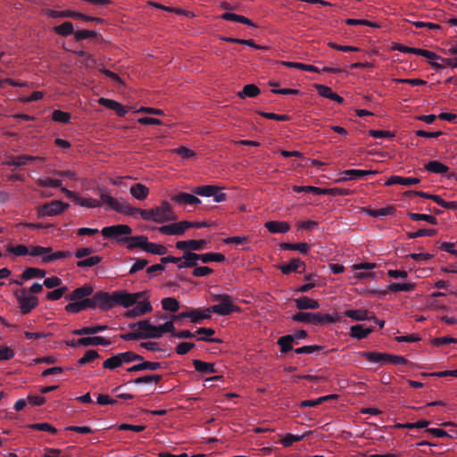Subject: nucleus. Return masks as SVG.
<instances>
[{
    "label": "nucleus",
    "instance_id": "1",
    "mask_svg": "<svg viewBox=\"0 0 457 457\" xmlns=\"http://www.w3.org/2000/svg\"><path fill=\"white\" fill-rule=\"evenodd\" d=\"M142 219L163 224L165 222L174 221L178 217L174 213L171 205L167 201H162L160 206L143 211Z\"/></svg>",
    "mask_w": 457,
    "mask_h": 457
},
{
    "label": "nucleus",
    "instance_id": "2",
    "mask_svg": "<svg viewBox=\"0 0 457 457\" xmlns=\"http://www.w3.org/2000/svg\"><path fill=\"white\" fill-rule=\"evenodd\" d=\"M296 322L311 323L313 325L330 324L338 321V319L328 313L296 312L292 316Z\"/></svg>",
    "mask_w": 457,
    "mask_h": 457
},
{
    "label": "nucleus",
    "instance_id": "3",
    "mask_svg": "<svg viewBox=\"0 0 457 457\" xmlns=\"http://www.w3.org/2000/svg\"><path fill=\"white\" fill-rule=\"evenodd\" d=\"M208 223L205 221H187L182 220L179 222H174L169 225H164L159 228V231L163 235H174L181 236L184 232L190 228H206Z\"/></svg>",
    "mask_w": 457,
    "mask_h": 457
},
{
    "label": "nucleus",
    "instance_id": "4",
    "mask_svg": "<svg viewBox=\"0 0 457 457\" xmlns=\"http://www.w3.org/2000/svg\"><path fill=\"white\" fill-rule=\"evenodd\" d=\"M101 233L104 237L115 240L118 244H125L127 238L132 233V228L126 224H118L104 227Z\"/></svg>",
    "mask_w": 457,
    "mask_h": 457
},
{
    "label": "nucleus",
    "instance_id": "5",
    "mask_svg": "<svg viewBox=\"0 0 457 457\" xmlns=\"http://www.w3.org/2000/svg\"><path fill=\"white\" fill-rule=\"evenodd\" d=\"M212 299L219 302L218 304L211 306V310L213 311V313H217L220 316H226L234 312L240 311L239 306L232 303V297L228 295H212Z\"/></svg>",
    "mask_w": 457,
    "mask_h": 457
},
{
    "label": "nucleus",
    "instance_id": "6",
    "mask_svg": "<svg viewBox=\"0 0 457 457\" xmlns=\"http://www.w3.org/2000/svg\"><path fill=\"white\" fill-rule=\"evenodd\" d=\"M52 251V247H44L40 245L31 246L30 255L42 257V262L44 263H50L55 260L67 258L71 255L70 251H56L54 253Z\"/></svg>",
    "mask_w": 457,
    "mask_h": 457
},
{
    "label": "nucleus",
    "instance_id": "7",
    "mask_svg": "<svg viewBox=\"0 0 457 457\" xmlns=\"http://www.w3.org/2000/svg\"><path fill=\"white\" fill-rule=\"evenodd\" d=\"M129 328L132 330H139L141 339L161 338V329L159 326L151 324L150 320L147 319L131 323L129 325Z\"/></svg>",
    "mask_w": 457,
    "mask_h": 457
},
{
    "label": "nucleus",
    "instance_id": "8",
    "mask_svg": "<svg viewBox=\"0 0 457 457\" xmlns=\"http://www.w3.org/2000/svg\"><path fill=\"white\" fill-rule=\"evenodd\" d=\"M15 297L22 314L29 313L38 305V299L36 296L29 294V291L26 288H22L16 292Z\"/></svg>",
    "mask_w": 457,
    "mask_h": 457
},
{
    "label": "nucleus",
    "instance_id": "9",
    "mask_svg": "<svg viewBox=\"0 0 457 457\" xmlns=\"http://www.w3.org/2000/svg\"><path fill=\"white\" fill-rule=\"evenodd\" d=\"M307 336H308V333L305 330L301 329L292 335H286V336L280 337L278 339L277 344L280 347V352L282 353H287L290 352L291 350H293L294 345H298L299 341L301 339H304L305 337H307Z\"/></svg>",
    "mask_w": 457,
    "mask_h": 457
},
{
    "label": "nucleus",
    "instance_id": "10",
    "mask_svg": "<svg viewBox=\"0 0 457 457\" xmlns=\"http://www.w3.org/2000/svg\"><path fill=\"white\" fill-rule=\"evenodd\" d=\"M145 295V292L137 293H128L124 290H119L114 292V306L120 305L124 308L133 306L141 299Z\"/></svg>",
    "mask_w": 457,
    "mask_h": 457
},
{
    "label": "nucleus",
    "instance_id": "11",
    "mask_svg": "<svg viewBox=\"0 0 457 457\" xmlns=\"http://www.w3.org/2000/svg\"><path fill=\"white\" fill-rule=\"evenodd\" d=\"M114 292H96L91 298L93 308L99 307L103 311H107L114 307Z\"/></svg>",
    "mask_w": 457,
    "mask_h": 457
},
{
    "label": "nucleus",
    "instance_id": "12",
    "mask_svg": "<svg viewBox=\"0 0 457 457\" xmlns=\"http://www.w3.org/2000/svg\"><path fill=\"white\" fill-rule=\"evenodd\" d=\"M139 363L129 367L127 371L129 373L138 372L142 370H157L162 368H167V364L159 361H145L142 356V360H137Z\"/></svg>",
    "mask_w": 457,
    "mask_h": 457
},
{
    "label": "nucleus",
    "instance_id": "13",
    "mask_svg": "<svg viewBox=\"0 0 457 457\" xmlns=\"http://www.w3.org/2000/svg\"><path fill=\"white\" fill-rule=\"evenodd\" d=\"M207 241L205 239H189V240H183V241H178L176 243V248L179 250H181L183 252L185 251H202L206 248Z\"/></svg>",
    "mask_w": 457,
    "mask_h": 457
},
{
    "label": "nucleus",
    "instance_id": "14",
    "mask_svg": "<svg viewBox=\"0 0 457 457\" xmlns=\"http://www.w3.org/2000/svg\"><path fill=\"white\" fill-rule=\"evenodd\" d=\"M34 161L44 162V158L40 156L21 154L18 156L9 157V159L4 162V164L7 166L21 167L29 165Z\"/></svg>",
    "mask_w": 457,
    "mask_h": 457
},
{
    "label": "nucleus",
    "instance_id": "15",
    "mask_svg": "<svg viewBox=\"0 0 457 457\" xmlns=\"http://www.w3.org/2000/svg\"><path fill=\"white\" fill-rule=\"evenodd\" d=\"M191 260H194L195 262L197 263L198 261L203 263H208L211 262H222L225 261V255L220 253H196L191 252L189 254Z\"/></svg>",
    "mask_w": 457,
    "mask_h": 457
},
{
    "label": "nucleus",
    "instance_id": "16",
    "mask_svg": "<svg viewBox=\"0 0 457 457\" xmlns=\"http://www.w3.org/2000/svg\"><path fill=\"white\" fill-rule=\"evenodd\" d=\"M69 204L62 203V201H52L43 205L40 212L43 216H54L62 213Z\"/></svg>",
    "mask_w": 457,
    "mask_h": 457
},
{
    "label": "nucleus",
    "instance_id": "17",
    "mask_svg": "<svg viewBox=\"0 0 457 457\" xmlns=\"http://www.w3.org/2000/svg\"><path fill=\"white\" fill-rule=\"evenodd\" d=\"M278 269L285 275H288L291 272L303 273L306 269V264L299 258H293L288 263L280 265Z\"/></svg>",
    "mask_w": 457,
    "mask_h": 457
},
{
    "label": "nucleus",
    "instance_id": "18",
    "mask_svg": "<svg viewBox=\"0 0 457 457\" xmlns=\"http://www.w3.org/2000/svg\"><path fill=\"white\" fill-rule=\"evenodd\" d=\"M99 190H100V199L103 204L107 205V209L113 210L120 213V212L122 211L121 207H122L123 202L120 203V202H119L118 199H116V198L111 196L109 194H107L105 187L99 188Z\"/></svg>",
    "mask_w": 457,
    "mask_h": 457
},
{
    "label": "nucleus",
    "instance_id": "19",
    "mask_svg": "<svg viewBox=\"0 0 457 457\" xmlns=\"http://www.w3.org/2000/svg\"><path fill=\"white\" fill-rule=\"evenodd\" d=\"M152 310H153V307H152L150 302H148V301L139 302L134 308L128 310L124 313V317L129 318V319L139 317L141 315H144L145 313L152 312Z\"/></svg>",
    "mask_w": 457,
    "mask_h": 457
},
{
    "label": "nucleus",
    "instance_id": "20",
    "mask_svg": "<svg viewBox=\"0 0 457 457\" xmlns=\"http://www.w3.org/2000/svg\"><path fill=\"white\" fill-rule=\"evenodd\" d=\"M376 170H345L343 171L344 178L340 179V181L353 180L359 179H364L368 175H375Z\"/></svg>",
    "mask_w": 457,
    "mask_h": 457
},
{
    "label": "nucleus",
    "instance_id": "21",
    "mask_svg": "<svg viewBox=\"0 0 457 457\" xmlns=\"http://www.w3.org/2000/svg\"><path fill=\"white\" fill-rule=\"evenodd\" d=\"M98 103L108 109L113 110L118 116L124 117L127 113L126 108L117 101L101 97Z\"/></svg>",
    "mask_w": 457,
    "mask_h": 457
},
{
    "label": "nucleus",
    "instance_id": "22",
    "mask_svg": "<svg viewBox=\"0 0 457 457\" xmlns=\"http://www.w3.org/2000/svg\"><path fill=\"white\" fill-rule=\"evenodd\" d=\"M148 237L145 235L140 236H131L128 237L126 241V247L129 250H133L135 248H140L141 250L145 251V247L146 246Z\"/></svg>",
    "mask_w": 457,
    "mask_h": 457
},
{
    "label": "nucleus",
    "instance_id": "23",
    "mask_svg": "<svg viewBox=\"0 0 457 457\" xmlns=\"http://www.w3.org/2000/svg\"><path fill=\"white\" fill-rule=\"evenodd\" d=\"M195 370L201 374H212L218 373V370L215 367L214 362H205L201 360L195 359L192 361Z\"/></svg>",
    "mask_w": 457,
    "mask_h": 457
},
{
    "label": "nucleus",
    "instance_id": "24",
    "mask_svg": "<svg viewBox=\"0 0 457 457\" xmlns=\"http://www.w3.org/2000/svg\"><path fill=\"white\" fill-rule=\"evenodd\" d=\"M91 298H85L79 302L70 303L65 306L66 312L79 313L87 308H93Z\"/></svg>",
    "mask_w": 457,
    "mask_h": 457
},
{
    "label": "nucleus",
    "instance_id": "25",
    "mask_svg": "<svg viewBox=\"0 0 457 457\" xmlns=\"http://www.w3.org/2000/svg\"><path fill=\"white\" fill-rule=\"evenodd\" d=\"M93 293V287L89 285H84L80 287L74 289L71 294L65 296L70 301L80 300Z\"/></svg>",
    "mask_w": 457,
    "mask_h": 457
},
{
    "label": "nucleus",
    "instance_id": "26",
    "mask_svg": "<svg viewBox=\"0 0 457 457\" xmlns=\"http://www.w3.org/2000/svg\"><path fill=\"white\" fill-rule=\"evenodd\" d=\"M265 228L269 230V232L272 234L277 233H287L290 229V225L287 221H277L270 220L265 223Z\"/></svg>",
    "mask_w": 457,
    "mask_h": 457
},
{
    "label": "nucleus",
    "instance_id": "27",
    "mask_svg": "<svg viewBox=\"0 0 457 457\" xmlns=\"http://www.w3.org/2000/svg\"><path fill=\"white\" fill-rule=\"evenodd\" d=\"M170 200L179 204H185L190 205H195L201 203V200L198 197L185 192H181L178 195H171Z\"/></svg>",
    "mask_w": 457,
    "mask_h": 457
},
{
    "label": "nucleus",
    "instance_id": "28",
    "mask_svg": "<svg viewBox=\"0 0 457 457\" xmlns=\"http://www.w3.org/2000/svg\"><path fill=\"white\" fill-rule=\"evenodd\" d=\"M420 179L418 178H405V177H400V176H391L388 178V179L386 181V186H392L395 184L403 185V186H412L420 183Z\"/></svg>",
    "mask_w": 457,
    "mask_h": 457
},
{
    "label": "nucleus",
    "instance_id": "29",
    "mask_svg": "<svg viewBox=\"0 0 457 457\" xmlns=\"http://www.w3.org/2000/svg\"><path fill=\"white\" fill-rule=\"evenodd\" d=\"M295 306L299 310H316L320 307L317 300L312 299L308 296H302L295 299Z\"/></svg>",
    "mask_w": 457,
    "mask_h": 457
},
{
    "label": "nucleus",
    "instance_id": "30",
    "mask_svg": "<svg viewBox=\"0 0 457 457\" xmlns=\"http://www.w3.org/2000/svg\"><path fill=\"white\" fill-rule=\"evenodd\" d=\"M371 332H373V328H365L362 324L353 325L350 328V336L358 340L366 338Z\"/></svg>",
    "mask_w": 457,
    "mask_h": 457
},
{
    "label": "nucleus",
    "instance_id": "31",
    "mask_svg": "<svg viewBox=\"0 0 457 457\" xmlns=\"http://www.w3.org/2000/svg\"><path fill=\"white\" fill-rule=\"evenodd\" d=\"M106 329H108V326L99 324L90 327H83L79 329H74L72 331V334L76 336L96 335L100 332L105 331Z\"/></svg>",
    "mask_w": 457,
    "mask_h": 457
},
{
    "label": "nucleus",
    "instance_id": "32",
    "mask_svg": "<svg viewBox=\"0 0 457 457\" xmlns=\"http://www.w3.org/2000/svg\"><path fill=\"white\" fill-rule=\"evenodd\" d=\"M129 193L134 198L142 201L147 197L149 188L144 184L137 183L130 187Z\"/></svg>",
    "mask_w": 457,
    "mask_h": 457
},
{
    "label": "nucleus",
    "instance_id": "33",
    "mask_svg": "<svg viewBox=\"0 0 457 457\" xmlns=\"http://www.w3.org/2000/svg\"><path fill=\"white\" fill-rule=\"evenodd\" d=\"M79 344H82L83 346L89 345H109L111 342L103 337H86L78 339Z\"/></svg>",
    "mask_w": 457,
    "mask_h": 457
},
{
    "label": "nucleus",
    "instance_id": "34",
    "mask_svg": "<svg viewBox=\"0 0 457 457\" xmlns=\"http://www.w3.org/2000/svg\"><path fill=\"white\" fill-rule=\"evenodd\" d=\"M220 18L225 21L240 22V23H243V24H245L247 26L253 27V28L257 27L250 19H248L243 15L236 14V13L229 12L222 13L220 15Z\"/></svg>",
    "mask_w": 457,
    "mask_h": 457
},
{
    "label": "nucleus",
    "instance_id": "35",
    "mask_svg": "<svg viewBox=\"0 0 457 457\" xmlns=\"http://www.w3.org/2000/svg\"><path fill=\"white\" fill-rule=\"evenodd\" d=\"M361 355L370 361L379 362L381 364L387 363L389 353L378 352H363Z\"/></svg>",
    "mask_w": 457,
    "mask_h": 457
},
{
    "label": "nucleus",
    "instance_id": "36",
    "mask_svg": "<svg viewBox=\"0 0 457 457\" xmlns=\"http://www.w3.org/2000/svg\"><path fill=\"white\" fill-rule=\"evenodd\" d=\"M46 14L50 18H78L80 16V12L71 10L55 11L47 9L46 10Z\"/></svg>",
    "mask_w": 457,
    "mask_h": 457
},
{
    "label": "nucleus",
    "instance_id": "37",
    "mask_svg": "<svg viewBox=\"0 0 457 457\" xmlns=\"http://www.w3.org/2000/svg\"><path fill=\"white\" fill-rule=\"evenodd\" d=\"M370 312L365 309L347 310L345 312V316L351 318L354 320H368Z\"/></svg>",
    "mask_w": 457,
    "mask_h": 457
},
{
    "label": "nucleus",
    "instance_id": "38",
    "mask_svg": "<svg viewBox=\"0 0 457 457\" xmlns=\"http://www.w3.org/2000/svg\"><path fill=\"white\" fill-rule=\"evenodd\" d=\"M426 170L435 174H445L448 172V166L438 161H430L425 165Z\"/></svg>",
    "mask_w": 457,
    "mask_h": 457
},
{
    "label": "nucleus",
    "instance_id": "39",
    "mask_svg": "<svg viewBox=\"0 0 457 457\" xmlns=\"http://www.w3.org/2000/svg\"><path fill=\"white\" fill-rule=\"evenodd\" d=\"M279 246L282 250L299 251L301 253H307L311 248V245L307 243H281Z\"/></svg>",
    "mask_w": 457,
    "mask_h": 457
},
{
    "label": "nucleus",
    "instance_id": "40",
    "mask_svg": "<svg viewBox=\"0 0 457 457\" xmlns=\"http://www.w3.org/2000/svg\"><path fill=\"white\" fill-rule=\"evenodd\" d=\"M310 434H311V431L306 432L303 435H293V434L287 433L280 440V443L283 445V446L289 447L294 443L303 440V438L308 436Z\"/></svg>",
    "mask_w": 457,
    "mask_h": 457
},
{
    "label": "nucleus",
    "instance_id": "41",
    "mask_svg": "<svg viewBox=\"0 0 457 457\" xmlns=\"http://www.w3.org/2000/svg\"><path fill=\"white\" fill-rule=\"evenodd\" d=\"M294 192L296 193H313L315 195H326L327 190L325 188H320L313 186H293L292 187Z\"/></svg>",
    "mask_w": 457,
    "mask_h": 457
},
{
    "label": "nucleus",
    "instance_id": "42",
    "mask_svg": "<svg viewBox=\"0 0 457 457\" xmlns=\"http://www.w3.org/2000/svg\"><path fill=\"white\" fill-rule=\"evenodd\" d=\"M46 276V270L38 268H27L21 275V278L23 280H29L34 278H44Z\"/></svg>",
    "mask_w": 457,
    "mask_h": 457
},
{
    "label": "nucleus",
    "instance_id": "43",
    "mask_svg": "<svg viewBox=\"0 0 457 457\" xmlns=\"http://www.w3.org/2000/svg\"><path fill=\"white\" fill-rule=\"evenodd\" d=\"M54 31L62 37H68L75 33L73 24L71 21H64L61 25L55 26Z\"/></svg>",
    "mask_w": 457,
    "mask_h": 457
},
{
    "label": "nucleus",
    "instance_id": "44",
    "mask_svg": "<svg viewBox=\"0 0 457 457\" xmlns=\"http://www.w3.org/2000/svg\"><path fill=\"white\" fill-rule=\"evenodd\" d=\"M145 252L152 254L164 255L167 253L168 250L167 247L163 245L152 243L147 240L146 246L145 247Z\"/></svg>",
    "mask_w": 457,
    "mask_h": 457
},
{
    "label": "nucleus",
    "instance_id": "45",
    "mask_svg": "<svg viewBox=\"0 0 457 457\" xmlns=\"http://www.w3.org/2000/svg\"><path fill=\"white\" fill-rule=\"evenodd\" d=\"M215 333L214 329L212 328H199L196 331H195V334L196 335H203L204 337H198V340H203V341H205V342H215V343H220L221 342L220 339L218 338H212L211 337L213 334Z\"/></svg>",
    "mask_w": 457,
    "mask_h": 457
},
{
    "label": "nucleus",
    "instance_id": "46",
    "mask_svg": "<svg viewBox=\"0 0 457 457\" xmlns=\"http://www.w3.org/2000/svg\"><path fill=\"white\" fill-rule=\"evenodd\" d=\"M219 190V187L212 185H205V186H200L196 187L193 189V193H195L197 195L201 196H212L214 195L216 191Z\"/></svg>",
    "mask_w": 457,
    "mask_h": 457
},
{
    "label": "nucleus",
    "instance_id": "47",
    "mask_svg": "<svg viewBox=\"0 0 457 457\" xmlns=\"http://www.w3.org/2000/svg\"><path fill=\"white\" fill-rule=\"evenodd\" d=\"M283 64L289 68H296L302 71H311V72H317L320 73V70L311 64H305L302 62H284Z\"/></svg>",
    "mask_w": 457,
    "mask_h": 457
},
{
    "label": "nucleus",
    "instance_id": "48",
    "mask_svg": "<svg viewBox=\"0 0 457 457\" xmlns=\"http://www.w3.org/2000/svg\"><path fill=\"white\" fill-rule=\"evenodd\" d=\"M260 89L254 84H247L245 85L242 91L238 93L239 97H255L260 94Z\"/></svg>",
    "mask_w": 457,
    "mask_h": 457
},
{
    "label": "nucleus",
    "instance_id": "49",
    "mask_svg": "<svg viewBox=\"0 0 457 457\" xmlns=\"http://www.w3.org/2000/svg\"><path fill=\"white\" fill-rule=\"evenodd\" d=\"M407 216L412 220H415V221H418V220H424V221H427L430 224H433V225H436L438 223V220L437 219L433 216V215H429V214H421V213H415V212H408L407 213Z\"/></svg>",
    "mask_w": 457,
    "mask_h": 457
},
{
    "label": "nucleus",
    "instance_id": "50",
    "mask_svg": "<svg viewBox=\"0 0 457 457\" xmlns=\"http://www.w3.org/2000/svg\"><path fill=\"white\" fill-rule=\"evenodd\" d=\"M102 260L103 258L101 256L94 255L87 259L78 261L76 265L79 268H91L100 263Z\"/></svg>",
    "mask_w": 457,
    "mask_h": 457
},
{
    "label": "nucleus",
    "instance_id": "51",
    "mask_svg": "<svg viewBox=\"0 0 457 457\" xmlns=\"http://www.w3.org/2000/svg\"><path fill=\"white\" fill-rule=\"evenodd\" d=\"M75 204L87 208H96L101 206L102 203L94 198H82L78 195L75 198Z\"/></svg>",
    "mask_w": 457,
    "mask_h": 457
},
{
    "label": "nucleus",
    "instance_id": "52",
    "mask_svg": "<svg viewBox=\"0 0 457 457\" xmlns=\"http://www.w3.org/2000/svg\"><path fill=\"white\" fill-rule=\"evenodd\" d=\"M414 288H415L414 283H391L388 286V290L390 292H394V293L401 292V291L410 292V291H412Z\"/></svg>",
    "mask_w": 457,
    "mask_h": 457
},
{
    "label": "nucleus",
    "instance_id": "53",
    "mask_svg": "<svg viewBox=\"0 0 457 457\" xmlns=\"http://www.w3.org/2000/svg\"><path fill=\"white\" fill-rule=\"evenodd\" d=\"M162 309L171 312H176L179 309V302L173 297H166L162 300Z\"/></svg>",
    "mask_w": 457,
    "mask_h": 457
},
{
    "label": "nucleus",
    "instance_id": "54",
    "mask_svg": "<svg viewBox=\"0 0 457 457\" xmlns=\"http://www.w3.org/2000/svg\"><path fill=\"white\" fill-rule=\"evenodd\" d=\"M162 378V375L159 374H153V375H145L143 377H138L133 380V383L137 385L141 384H148V383H159Z\"/></svg>",
    "mask_w": 457,
    "mask_h": 457
},
{
    "label": "nucleus",
    "instance_id": "55",
    "mask_svg": "<svg viewBox=\"0 0 457 457\" xmlns=\"http://www.w3.org/2000/svg\"><path fill=\"white\" fill-rule=\"evenodd\" d=\"M121 365H122V362H121L120 353L112 355V357L106 359L103 362V367L104 369H109V370H114L116 368L120 367Z\"/></svg>",
    "mask_w": 457,
    "mask_h": 457
},
{
    "label": "nucleus",
    "instance_id": "56",
    "mask_svg": "<svg viewBox=\"0 0 457 457\" xmlns=\"http://www.w3.org/2000/svg\"><path fill=\"white\" fill-rule=\"evenodd\" d=\"M395 209L393 206H387L385 208L378 209V210H366V212L371 217H379V216H389L394 214Z\"/></svg>",
    "mask_w": 457,
    "mask_h": 457
},
{
    "label": "nucleus",
    "instance_id": "57",
    "mask_svg": "<svg viewBox=\"0 0 457 457\" xmlns=\"http://www.w3.org/2000/svg\"><path fill=\"white\" fill-rule=\"evenodd\" d=\"M121 210L122 211H120V213L132 217H135L137 214H140V216L142 217V212L147 211V209H139L137 207H133L127 202H123Z\"/></svg>",
    "mask_w": 457,
    "mask_h": 457
},
{
    "label": "nucleus",
    "instance_id": "58",
    "mask_svg": "<svg viewBox=\"0 0 457 457\" xmlns=\"http://www.w3.org/2000/svg\"><path fill=\"white\" fill-rule=\"evenodd\" d=\"M411 54L423 56L431 61H435L436 59H441V56L437 55L436 53L426 50V49H421V48L411 47Z\"/></svg>",
    "mask_w": 457,
    "mask_h": 457
},
{
    "label": "nucleus",
    "instance_id": "59",
    "mask_svg": "<svg viewBox=\"0 0 457 457\" xmlns=\"http://www.w3.org/2000/svg\"><path fill=\"white\" fill-rule=\"evenodd\" d=\"M189 254H191L190 251L183 252V255L180 257L182 260L179 262H176L179 269L193 268L196 265V262L190 259Z\"/></svg>",
    "mask_w": 457,
    "mask_h": 457
},
{
    "label": "nucleus",
    "instance_id": "60",
    "mask_svg": "<svg viewBox=\"0 0 457 457\" xmlns=\"http://www.w3.org/2000/svg\"><path fill=\"white\" fill-rule=\"evenodd\" d=\"M52 119L54 121L67 124L71 120V114L61 110H54L52 113Z\"/></svg>",
    "mask_w": 457,
    "mask_h": 457
},
{
    "label": "nucleus",
    "instance_id": "61",
    "mask_svg": "<svg viewBox=\"0 0 457 457\" xmlns=\"http://www.w3.org/2000/svg\"><path fill=\"white\" fill-rule=\"evenodd\" d=\"M436 234V230L433 228H420L416 232L407 233L408 238L413 239L420 237H433Z\"/></svg>",
    "mask_w": 457,
    "mask_h": 457
},
{
    "label": "nucleus",
    "instance_id": "62",
    "mask_svg": "<svg viewBox=\"0 0 457 457\" xmlns=\"http://www.w3.org/2000/svg\"><path fill=\"white\" fill-rule=\"evenodd\" d=\"M29 428L31 429H34V430L46 431L53 435L57 433V429L54 427H53L51 424L46 423V422L33 423V424L29 425Z\"/></svg>",
    "mask_w": 457,
    "mask_h": 457
},
{
    "label": "nucleus",
    "instance_id": "63",
    "mask_svg": "<svg viewBox=\"0 0 457 457\" xmlns=\"http://www.w3.org/2000/svg\"><path fill=\"white\" fill-rule=\"evenodd\" d=\"M100 355L99 353H97V351L96 350H87L84 356L81 357L79 361H78V363L79 365H86L93 361H95L96 359L99 358Z\"/></svg>",
    "mask_w": 457,
    "mask_h": 457
},
{
    "label": "nucleus",
    "instance_id": "64",
    "mask_svg": "<svg viewBox=\"0 0 457 457\" xmlns=\"http://www.w3.org/2000/svg\"><path fill=\"white\" fill-rule=\"evenodd\" d=\"M97 36V33L94 30L80 29L74 33V38L76 41H81L87 38H94Z\"/></svg>",
    "mask_w": 457,
    "mask_h": 457
}]
</instances>
